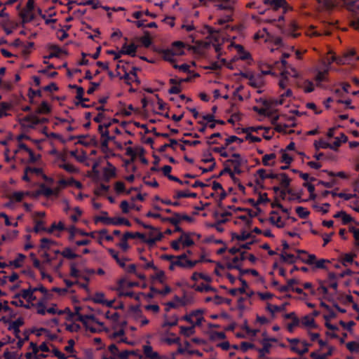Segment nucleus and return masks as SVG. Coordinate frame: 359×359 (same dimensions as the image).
Returning <instances> with one entry per match:
<instances>
[{
  "label": "nucleus",
  "mask_w": 359,
  "mask_h": 359,
  "mask_svg": "<svg viewBox=\"0 0 359 359\" xmlns=\"http://www.w3.org/2000/svg\"><path fill=\"white\" fill-rule=\"evenodd\" d=\"M35 294L36 292L41 293V297L36 304V313L41 316L61 315L67 318H70L72 315L68 310L59 309L55 304H52L50 306H47V302L51 299V293L43 285H38L34 287H29Z\"/></svg>",
  "instance_id": "f257e3e1"
},
{
  "label": "nucleus",
  "mask_w": 359,
  "mask_h": 359,
  "mask_svg": "<svg viewBox=\"0 0 359 359\" xmlns=\"http://www.w3.org/2000/svg\"><path fill=\"white\" fill-rule=\"evenodd\" d=\"M290 209L283 205L273 204L269 220L272 225L278 228H283L295 221V219L290 216Z\"/></svg>",
  "instance_id": "f03ea898"
},
{
  "label": "nucleus",
  "mask_w": 359,
  "mask_h": 359,
  "mask_svg": "<svg viewBox=\"0 0 359 359\" xmlns=\"http://www.w3.org/2000/svg\"><path fill=\"white\" fill-rule=\"evenodd\" d=\"M303 114L297 109L290 110L287 113L282 114L280 116H276L272 118V123L275 125V128L278 132L287 133L288 128L296 126V117Z\"/></svg>",
  "instance_id": "7ed1b4c3"
},
{
  "label": "nucleus",
  "mask_w": 359,
  "mask_h": 359,
  "mask_svg": "<svg viewBox=\"0 0 359 359\" xmlns=\"http://www.w3.org/2000/svg\"><path fill=\"white\" fill-rule=\"evenodd\" d=\"M230 221L238 227V229L251 226L252 217L247 209L239 208H231L228 212Z\"/></svg>",
  "instance_id": "20e7f679"
},
{
  "label": "nucleus",
  "mask_w": 359,
  "mask_h": 359,
  "mask_svg": "<svg viewBox=\"0 0 359 359\" xmlns=\"http://www.w3.org/2000/svg\"><path fill=\"white\" fill-rule=\"evenodd\" d=\"M37 297L30 288L22 290L19 293L14 295L11 300V304L15 306L30 309L34 307L36 309V302Z\"/></svg>",
  "instance_id": "39448f33"
},
{
  "label": "nucleus",
  "mask_w": 359,
  "mask_h": 359,
  "mask_svg": "<svg viewBox=\"0 0 359 359\" xmlns=\"http://www.w3.org/2000/svg\"><path fill=\"white\" fill-rule=\"evenodd\" d=\"M243 262V253H238L233 256H225L223 263H216L214 272L216 275H221L224 273L226 269H240Z\"/></svg>",
  "instance_id": "423d86ee"
},
{
  "label": "nucleus",
  "mask_w": 359,
  "mask_h": 359,
  "mask_svg": "<svg viewBox=\"0 0 359 359\" xmlns=\"http://www.w3.org/2000/svg\"><path fill=\"white\" fill-rule=\"evenodd\" d=\"M52 347L53 344L49 342H42L38 345L31 341L25 357L27 359H43L50 355Z\"/></svg>",
  "instance_id": "0eeeda50"
},
{
  "label": "nucleus",
  "mask_w": 359,
  "mask_h": 359,
  "mask_svg": "<svg viewBox=\"0 0 359 359\" xmlns=\"http://www.w3.org/2000/svg\"><path fill=\"white\" fill-rule=\"evenodd\" d=\"M93 273V271L86 268L84 262H72L70 264L69 276L78 280L86 279L87 276Z\"/></svg>",
  "instance_id": "6e6552de"
},
{
  "label": "nucleus",
  "mask_w": 359,
  "mask_h": 359,
  "mask_svg": "<svg viewBox=\"0 0 359 359\" xmlns=\"http://www.w3.org/2000/svg\"><path fill=\"white\" fill-rule=\"evenodd\" d=\"M77 319L83 323L87 330L93 332H100L104 329V324L92 315L78 314Z\"/></svg>",
  "instance_id": "1a4fd4ad"
},
{
  "label": "nucleus",
  "mask_w": 359,
  "mask_h": 359,
  "mask_svg": "<svg viewBox=\"0 0 359 359\" xmlns=\"http://www.w3.org/2000/svg\"><path fill=\"white\" fill-rule=\"evenodd\" d=\"M116 291L119 296L133 297L134 293L130 290L132 287L139 286L137 282L131 281L127 278H121L117 283Z\"/></svg>",
  "instance_id": "9d476101"
},
{
  "label": "nucleus",
  "mask_w": 359,
  "mask_h": 359,
  "mask_svg": "<svg viewBox=\"0 0 359 359\" xmlns=\"http://www.w3.org/2000/svg\"><path fill=\"white\" fill-rule=\"evenodd\" d=\"M16 158H20V155L22 156V158L20 159L22 161H25V158H28L27 160L29 163H36L38 162L41 156L39 154H34L33 151L27 148L25 144H21L19 145V147L18 149L15 151Z\"/></svg>",
  "instance_id": "9b49d317"
},
{
  "label": "nucleus",
  "mask_w": 359,
  "mask_h": 359,
  "mask_svg": "<svg viewBox=\"0 0 359 359\" xmlns=\"http://www.w3.org/2000/svg\"><path fill=\"white\" fill-rule=\"evenodd\" d=\"M148 230L145 232V243L149 247L153 248L155 244L160 241L163 238L161 231L151 226H144Z\"/></svg>",
  "instance_id": "f8f14e48"
},
{
  "label": "nucleus",
  "mask_w": 359,
  "mask_h": 359,
  "mask_svg": "<svg viewBox=\"0 0 359 359\" xmlns=\"http://www.w3.org/2000/svg\"><path fill=\"white\" fill-rule=\"evenodd\" d=\"M65 310H68L69 311V313L72 315V317L70 318H67L65 316L59 315L60 316V318H53L47 322V324L50 327H52V328L56 327V329H57V330L58 332L60 331L59 328H57V325H58L59 321H60L62 320H65L66 321H72V318H74V316L70 312L69 309H65ZM65 326L66 330H69L70 332H76L79 328V326L78 324H76V323H68L67 322L65 323Z\"/></svg>",
  "instance_id": "ddd939ff"
},
{
  "label": "nucleus",
  "mask_w": 359,
  "mask_h": 359,
  "mask_svg": "<svg viewBox=\"0 0 359 359\" xmlns=\"http://www.w3.org/2000/svg\"><path fill=\"white\" fill-rule=\"evenodd\" d=\"M248 161L244 156L238 153L231 154L229 158L226 160L227 165L232 168L234 172L239 173L241 168L247 163Z\"/></svg>",
  "instance_id": "4468645a"
},
{
  "label": "nucleus",
  "mask_w": 359,
  "mask_h": 359,
  "mask_svg": "<svg viewBox=\"0 0 359 359\" xmlns=\"http://www.w3.org/2000/svg\"><path fill=\"white\" fill-rule=\"evenodd\" d=\"M142 104L144 108L151 107V110L156 114H162L166 109V104L158 96L149 101L142 100Z\"/></svg>",
  "instance_id": "2eb2a0df"
},
{
  "label": "nucleus",
  "mask_w": 359,
  "mask_h": 359,
  "mask_svg": "<svg viewBox=\"0 0 359 359\" xmlns=\"http://www.w3.org/2000/svg\"><path fill=\"white\" fill-rule=\"evenodd\" d=\"M290 343V349L298 354H304L309 351V344L304 340H300L299 339H288Z\"/></svg>",
  "instance_id": "dca6fc26"
},
{
  "label": "nucleus",
  "mask_w": 359,
  "mask_h": 359,
  "mask_svg": "<svg viewBox=\"0 0 359 359\" xmlns=\"http://www.w3.org/2000/svg\"><path fill=\"white\" fill-rule=\"evenodd\" d=\"M231 238L233 241L243 242L247 240H252L255 236L252 234V230H251L250 226L245 229H239V231L237 232H232Z\"/></svg>",
  "instance_id": "f3484780"
},
{
  "label": "nucleus",
  "mask_w": 359,
  "mask_h": 359,
  "mask_svg": "<svg viewBox=\"0 0 359 359\" xmlns=\"http://www.w3.org/2000/svg\"><path fill=\"white\" fill-rule=\"evenodd\" d=\"M182 319L189 323L192 326L200 325L203 321V312L196 310L182 317Z\"/></svg>",
  "instance_id": "a211bd4d"
},
{
  "label": "nucleus",
  "mask_w": 359,
  "mask_h": 359,
  "mask_svg": "<svg viewBox=\"0 0 359 359\" xmlns=\"http://www.w3.org/2000/svg\"><path fill=\"white\" fill-rule=\"evenodd\" d=\"M358 57L355 55L353 50H349L344 52L341 56H339L337 60L338 65H352L358 60Z\"/></svg>",
  "instance_id": "6ab92c4d"
},
{
  "label": "nucleus",
  "mask_w": 359,
  "mask_h": 359,
  "mask_svg": "<svg viewBox=\"0 0 359 359\" xmlns=\"http://www.w3.org/2000/svg\"><path fill=\"white\" fill-rule=\"evenodd\" d=\"M209 32L211 34L210 40L215 47V52L219 55L221 51L220 45L225 40L223 34L218 32H212L210 28L209 29Z\"/></svg>",
  "instance_id": "aec40b11"
},
{
  "label": "nucleus",
  "mask_w": 359,
  "mask_h": 359,
  "mask_svg": "<svg viewBox=\"0 0 359 359\" xmlns=\"http://www.w3.org/2000/svg\"><path fill=\"white\" fill-rule=\"evenodd\" d=\"M44 121L45 118L40 119L36 114H32L22 118L21 123L25 128H32Z\"/></svg>",
  "instance_id": "412c9836"
},
{
  "label": "nucleus",
  "mask_w": 359,
  "mask_h": 359,
  "mask_svg": "<svg viewBox=\"0 0 359 359\" xmlns=\"http://www.w3.org/2000/svg\"><path fill=\"white\" fill-rule=\"evenodd\" d=\"M27 260V257L22 254L18 253L13 259L8 262V267L12 269H18L24 267Z\"/></svg>",
  "instance_id": "4be33fe9"
},
{
  "label": "nucleus",
  "mask_w": 359,
  "mask_h": 359,
  "mask_svg": "<svg viewBox=\"0 0 359 359\" xmlns=\"http://www.w3.org/2000/svg\"><path fill=\"white\" fill-rule=\"evenodd\" d=\"M299 324L309 331L318 328L313 316L309 315L304 316L300 320H299Z\"/></svg>",
  "instance_id": "5701e85b"
},
{
  "label": "nucleus",
  "mask_w": 359,
  "mask_h": 359,
  "mask_svg": "<svg viewBox=\"0 0 359 359\" xmlns=\"http://www.w3.org/2000/svg\"><path fill=\"white\" fill-rule=\"evenodd\" d=\"M211 283H196L194 285V288L196 290L202 292H211L212 294H215V299L218 298V295L217 294V290L215 288L211 286Z\"/></svg>",
  "instance_id": "b1692460"
},
{
  "label": "nucleus",
  "mask_w": 359,
  "mask_h": 359,
  "mask_svg": "<svg viewBox=\"0 0 359 359\" xmlns=\"http://www.w3.org/2000/svg\"><path fill=\"white\" fill-rule=\"evenodd\" d=\"M103 178L105 180L109 181V180L116 177V168L110 162L107 161L106 165L102 169Z\"/></svg>",
  "instance_id": "393cba45"
},
{
  "label": "nucleus",
  "mask_w": 359,
  "mask_h": 359,
  "mask_svg": "<svg viewBox=\"0 0 359 359\" xmlns=\"http://www.w3.org/2000/svg\"><path fill=\"white\" fill-rule=\"evenodd\" d=\"M92 300L97 304H100L108 307H111L115 302L114 299L107 300L105 299V295L102 292H97L94 294Z\"/></svg>",
  "instance_id": "a878e982"
},
{
  "label": "nucleus",
  "mask_w": 359,
  "mask_h": 359,
  "mask_svg": "<svg viewBox=\"0 0 359 359\" xmlns=\"http://www.w3.org/2000/svg\"><path fill=\"white\" fill-rule=\"evenodd\" d=\"M334 351V348L330 345L322 351L312 352L311 357L313 359H326L333 354Z\"/></svg>",
  "instance_id": "bb28decb"
},
{
  "label": "nucleus",
  "mask_w": 359,
  "mask_h": 359,
  "mask_svg": "<svg viewBox=\"0 0 359 359\" xmlns=\"http://www.w3.org/2000/svg\"><path fill=\"white\" fill-rule=\"evenodd\" d=\"M278 161V152L266 154L262 158L263 165L267 167L274 166Z\"/></svg>",
  "instance_id": "cd10ccee"
},
{
  "label": "nucleus",
  "mask_w": 359,
  "mask_h": 359,
  "mask_svg": "<svg viewBox=\"0 0 359 359\" xmlns=\"http://www.w3.org/2000/svg\"><path fill=\"white\" fill-rule=\"evenodd\" d=\"M294 154L280 149L278 151V161L283 164H291L294 159Z\"/></svg>",
  "instance_id": "c85d7f7f"
},
{
  "label": "nucleus",
  "mask_w": 359,
  "mask_h": 359,
  "mask_svg": "<svg viewBox=\"0 0 359 359\" xmlns=\"http://www.w3.org/2000/svg\"><path fill=\"white\" fill-rule=\"evenodd\" d=\"M3 357L5 359H20L21 354L11 344L7 346L3 352Z\"/></svg>",
  "instance_id": "c756f323"
},
{
  "label": "nucleus",
  "mask_w": 359,
  "mask_h": 359,
  "mask_svg": "<svg viewBox=\"0 0 359 359\" xmlns=\"http://www.w3.org/2000/svg\"><path fill=\"white\" fill-rule=\"evenodd\" d=\"M65 229V224L60 221L53 222L46 230V233L55 235L57 237L60 236V233Z\"/></svg>",
  "instance_id": "7c9ffc66"
},
{
  "label": "nucleus",
  "mask_w": 359,
  "mask_h": 359,
  "mask_svg": "<svg viewBox=\"0 0 359 359\" xmlns=\"http://www.w3.org/2000/svg\"><path fill=\"white\" fill-rule=\"evenodd\" d=\"M31 195V192L29 191H15L11 194L10 203H7L6 205L7 207L10 206L11 203H19L21 202L25 197Z\"/></svg>",
  "instance_id": "2f4dec72"
},
{
  "label": "nucleus",
  "mask_w": 359,
  "mask_h": 359,
  "mask_svg": "<svg viewBox=\"0 0 359 359\" xmlns=\"http://www.w3.org/2000/svg\"><path fill=\"white\" fill-rule=\"evenodd\" d=\"M281 260L288 263L292 264L297 261V250L294 252H289L287 250H283L280 255Z\"/></svg>",
  "instance_id": "473e14b6"
},
{
  "label": "nucleus",
  "mask_w": 359,
  "mask_h": 359,
  "mask_svg": "<svg viewBox=\"0 0 359 359\" xmlns=\"http://www.w3.org/2000/svg\"><path fill=\"white\" fill-rule=\"evenodd\" d=\"M134 201V198H132V202L130 203L127 201H122L120 203V208L122 212L124 214H128L131 210H136L139 211L140 210V207L136 205Z\"/></svg>",
  "instance_id": "72a5a7b5"
},
{
  "label": "nucleus",
  "mask_w": 359,
  "mask_h": 359,
  "mask_svg": "<svg viewBox=\"0 0 359 359\" xmlns=\"http://www.w3.org/2000/svg\"><path fill=\"white\" fill-rule=\"evenodd\" d=\"M191 279L196 283H211L212 280L209 274L203 272H194L191 276Z\"/></svg>",
  "instance_id": "f704fd0d"
},
{
  "label": "nucleus",
  "mask_w": 359,
  "mask_h": 359,
  "mask_svg": "<svg viewBox=\"0 0 359 359\" xmlns=\"http://www.w3.org/2000/svg\"><path fill=\"white\" fill-rule=\"evenodd\" d=\"M274 62L271 63L265 60H262L259 63V67L262 74H273V66H275Z\"/></svg>",
  "instance_id": "c9c22d12"
},
{
  "label": "nucleus",
  "mask_w": 359,
  "mask_h": 359,
  "mask_svg": "<svg viewBox=\"0 0 359 359\" xmlns=\"http://www.w3.org/2000/svg\"><path fill=\"white\" fill-rule=\"evenodd\" d=\"M318 299H323L327 301L333 300L332 295L329 293L327 288L323 283H320L318 287Z\"/></svg>",
  "instance_id": "e433bc0d"
},
{
  "label": "nucleus",
  "mask_w": 359,
  "mask_h": 359,
  "mask_svg": "<svg viewBox=\"0 0 359 359\" xmlns=\"http://www.w3.org/2000/svg\"><path fill=\"white\" fill-rule=\"evenodd\" d=\"M176 267L185 268V255L175 257L168 266L170 271L175 270Z\"/></svg>",
  "instance_id": "4c0bfd02"
},
{
  "label": "nucleus",
  "mask_w": 359,
  "mask_h": 359,
  "mask_svg": "<svg viewBox=\"0 0 359 359\" xmlns=\"http://www.w3.org/2000/svg\"><path fill=\"white\" fill-rule=\"evenodd\" d=\"M142 348L144 354L149 359H160L162 357L156 351H154L149 344L144 345Z\"/></svg>",
  "instance_id": "58836bf2"
},
{
  "label": "nucleus",
  "mask_w": 359,
  "mask_h": 359,
  "mask_svg": "<svg viewBox=\"0 0 359 359\" xmlns=\"http://www.w3.org/2000/svg\"><path fill=\"white\" fill-rule=\"evenodd\" d=\"M67 230L69 233V240L72 242L74 241V238L76 236H84L85 235H87L86 231H84L80 229H77L74 226H69Z\"/></svg>",
  "instance_id": "ea45409f"
},
{
  "label": "nucleus",
  "mask_w": 359,
  "mask_h": 359,
  "mask_svg": "<svg viewBox=\"0 0 359 359\" xmlns=\"http://www.w3.org/2000/svg\"><path fill=\"white\" fill-rule=\"evenodd\" d=\"M137 49V46L135 43H124L121 47V53L123 55H128L132 57L135 56Z\"/></svg>",
  "instance_id": "a19ab883"
},
{
  "label": "nucleus",
  "mask_w": 359,
  "mask_h": 359,
  "mask_svg": "<svg viewBox=\"0 0 359 359\" xmlns=\"http://www.w3.org/2000/svg\"><path fill=\"white\" fill-rule=\"evenodd\" d=\"M288 303H284L280 306H277L272 304H267L266 310L274 316L277 313L283 312L285 310L286 306L288 305Z\"/></svg>",
  "instance_id": "79ce46f5"
},
{
  "label": "nucleus",
  "mask_w": 359,
  "mask_h": 359,
  "mask_svg": "<svg viewBox=\"0 0 359 359\" xmlns=\"http://www.w3.org/2000/svg\"><path fill=\"white\" fill-rule=\"evenodd\" d=\"M249 84L255 88L262 86L264 84L262 74H250L249 76Z\"/></svg>",
  "instance_id": "37998d69"
},
{
  "label": "nucleus",
  "mask_w": 359,
  "mask_h": 359,
  "mask_svg": "<svg viewBox=\"0 0 359 359\" xmlns=\"http://www.w3.org/2000/svg\"><path fill=\"white\" fill-rule=\"evenodd\" d=\"M110 337H111V338L117 341L118 342H123V343H126L128 344H133V343L128 341L127 338L125 337L124 331L122 329L113 332L110 334Z\"/></svg>",
  "instance_id": "c03bdc74"
},
{
  "label": "nucleus",
  "mask_w": 359,
  "mask_h": 359,
  "mask_svg": "<svg viewBox=\"0 0 359 359\" xmlns=\"http://www.w3.org/2000/svg\"><path fill=\"white\" fill-rule=\"evenodd\" d=\"M297 260H301L302 262L306 263L307 264H310V263H312V259H313V254H308L304 250H297Z\"/></svg>",
  "instance_id": "a18cd8bd"
},
{
  "label": "nucleus",
  "mask_w": 359,
  "mask_h": 359,
  "mask_svg": "<svg viewBox=\"0 0 359 359\" xmlns=\"http://www.w3.org/2000/svg\"><path fill=\"white\" fill-rule=\"evenodd\" d=\"M271 35L265 28L257 31L254 35V39L256 41L263 40L265 42L271 41Z\"/></svg>",
  "instance_id": "49530a36"
},
{
  "label": "nucleus",
  "mask_w": 359,
  "mask_h": 359,
  "mask_svg": "<svg viewBox=\"0 0 359 359\" xmlns=\"http://www.w3.org/2000/svg\"><path fill=\"white\" fill-rule=\"evenodd\" d=\"M107 223L113 224V225H125L127 226H130L131 223L130 221L123 217H114V218H108L107 219Z\"/></svg>",
  "instance_id": "de8ad7c7"
},
{
  "label": "nucleus",
  "mask_w": 359,
  "mask_h": 359,
  "mask_svg": "<svg viewBox=\"0 0 359 359\" xmlns=\"http://www.w3.org/2000/svg\"><path fill=\"white\" fill-rule=\"evenodd\" d=\"M116 74L120 77L127 78L129 74L127 72L126 64L123 60H118L116 65Z\"/></svg>",
  "instance_id": "09e8293b"
},
{
  "label": "nucleus",
  "mask_w": 359,
  "mask_h": 359,
  "mask_svg": "<svg viewBox=\"0 0 359 359\" xmlns=\"http://www.w3.org/2000/svg\"><path fill=\"white\" fill-rule=\"evenodd\" d=\"M171 49L178 56L182 55L184 53V43L181 41H175L172 43Z\"/></svg>",
  "instance_id": "8fccbe9b"
},
{
  "label": "nucleus",
  "mask_w": 359,
  "mask_h": 359,
  "mask_svg": "<svg viewBox=\"0 0 359 359\" xmlns=\"http://www.w3.org/2000/svg\"><path fill=\"white\" fill-rule=\"evenodd\" d=\"M250 201L255 206L264 204L269 201L267 194L266 192L259 193L257 198L250 199Z\"/></svg>",
  "instance_id": "3c124183"
},
{
  "label": "nucleus",
  "mask_w": 359,
  "mask_h": 359,
  "mask_svg": "<svg viewBox=\"0 0 359 359\" xmlns=\"http://www.w3.org/2000/svg\"><path fill=\"white\" fill-rule=\"evenodd\" d=\"M209 335L210 339L217 344L225 339L226 337L225 334L223 332L211 331L210 332Z\"/></svg>",
  "instance_id": "603ef678"
},
{
  "label": "nucleus",
  "mask_w": 359,
  "mask_h": 359,
  "mask_svg": "<svg viewBox=\"0 0 359 359\" xmlns=\"http://www.w3.org/2000/svg\"><path fill=\"white\" fill-rule=\"evenodd\" d=\"M284 69L282 70V76L285 77L287 75L289 77L297 78L299 76L298 72L292 66L283 67Z\"/></svg>",
  "instance_id": "864d4df0"
},
{
  "label": "nucleus",
  "mask_w": 359,
  "mask_h": 359,
  "mask_svg": "<svg viewBox=\"0 0 359 359\" xmlns=\"http://www.w3.org/2000/svg\"><path fill=\"white\" fill-rule=\"evenodd\" d=\"M174 53H175L171 49H166L162 51V56L165 60L174 63L176 57H177V55Z\"/></svg>",
  "instance_id": "5fc2aeb1"
},
{
  "label": "nucleus",
  "mask_w": 359,
  "mask_h": 359,
  "mask_svg": "<svg viewBox=\"0 0 359 359\" xmlns=\"http://www.w3.org/2000/svg\"><path fill=\"white\" fill-rule=\"evenodd\" d=\"M223 140L222 135L219 133H214L207 138V143L208 144H219Z\"/></svg>",
  "instance_id": "6e6d98bb"
},
{
  "label": "nucleus",
  "mask_w": 359,
  "mask_h": 359,
  "mask_svg": "<svg viewBox=\"0 0 359 359\" xmlns=\"http://www.w3.org/2000/svg\"><path fill=\"white\" fill-rule=\"evenodd\" d=\"M179 239L183 248L189 247L194 245V241L190 236L187 233H182Z\"/></svg>",
  "instance_id": "4d7b16f0"
},
{
  "label": "nucleus",
  "mask_w": 359,
  "mask_h": 359,
  "mask_svg": "<svg viewBox=\"0 0 359 359\" xmlns=\"http://www.w3.org/2000/svg\"><path fill=\"white\" fill-rule=\"evenodd\" d=\"M111 140H102L101 142V149L103 153L105 154L106 157H110L114 156V154L111 151L108 147V143Z\"/></svg>",
  "instance_id": "13d9d810"
},
{
  "label": "nucleus",
  "mask_w": 359,
  "mask_h": 359,
  "mask_svg": "<svg viewBox=\"0 0 359 359\" xmlns=\"http://www.w3.org/2000/svg\"><path fill=\"white\" fill-rule=\"evenodd\" d=\"M226 147L227 146H225V144H224L222 146L214 148L213 151L217 153L221 157L229 158L231 154L227 151Z\"/></svg>",
  "instance_id": "bf43d9fd"
},
{
  "label": "nucleus",
  "mask_w": 359,
  "mask_h": 359,
  "mask_svg": "<svg viewBox=\"0 0 359 359\" xmlns=\"http://www.w3.org/2000/svg\"><path fill=\"white\" fill-rule=\"evenodd\" d=\"M52 291L56 292L60 297H66L69 294H71L74 292L72 289L69 288H60V287H53Z\"/></svg>",
  "instance_id": "052dcab7"
},
{
  "label": "nucleus",
  "mask_w": 359,
  "mask_h": 359,
  "mask_svg": "<svg viewBox=\"0 0 359 359\" xmlns=\"http://www.w3.org/2000/svg\"><path fill=\"white\" fill-rule=\"evenodd\" d=\"M313 144H314L315 148L317 150H319L321 149H331V144L324 140H316L314 142Z\"/></svg>",
  "instance_id": "680f3d73"
},
{
  "label": "nucleus",
  "mask_w": 359,
  "mask_h": 359,
  "mask_svg": "<svg viewBox=\"0 0 359 359\" xmlns=\"http://www.w3.org/2000/svg\"><path fill=\"white\" fill-rule=\"evenodd\" d=\"M10 25L9 15L7 13L4 12V10L0 11V25L6 28V27Z\"/></svg>",
  "instance_id": "e2e57ef3"
},
{
  "label": "nucleus",
  "mask_w": 359,
  "mask_h": 359,
  "mask_svg": "<svg viewBox=\"0 0 359 359\" xmlns=\"http://www.w3.org/2000/svg\"><path fill=\"white\" fill-rule=\"evenodd\" d=\"M58 167L63 168L66 171H67L69 173H75L78 172V169L74 167L73 165L68 163H58Z\"/></svg>",
  "instance_id": "0e129e2a"
},
{
  "label": "nucleus",
  "mask_w": 359,
  "mask_h": 359,
  "mask_svg": "<svg viewBox=\"0 0 359 359\" xmlns=\"http://www.w3.org/2000/svg\"><path fill=\"white\" fill-rule=\"evenodd\" d=\"M74 341L72 339L68 341L67 345L65 346V351L66 352V355L69 357H74Z\"/></svg>",
  "instance_id": "69168bd1"
},
{
  "label": "nucleus",
  "mask_w": 359,
  "mask_h": 359,
  "mask_svg": "<svg viewBox=\"0 0 359 359\" xmlns=\"http://www.w3.org/2000/svg\"><path fill=\"white\" fill-rule=\"evenodd\" d=\"M346 348L351 351L354 353L359 352V339L355 341H349L346 344Z\"/></svg>",
  "instance_id": "338daca9"
},
{
  "label": "nucleus",
  "mask_w": 359,
  "mask_h": 359,
  "mask_svg": "<svg viewBox=\"0 0 359 359\" xmlns=\"http://www.w3.org/2000/svg\"><path fill=\"white\" fill-rule=\"evenodd\" d=\"M348 205L352 210L359 212V197L355 194L353 199L349 202Z\"/></svg>",
  "instance_id": "774afa93"
}]
</instances>
